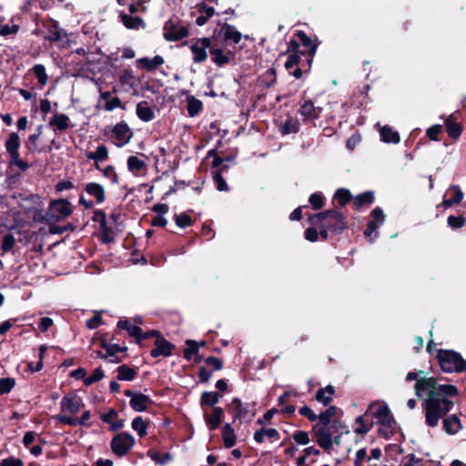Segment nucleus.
I'll return each mask as SVG.
<instances>
[{
    "label": "nucleus",
    "instance_id": "nucleus-1",
    "mask_svg": "<svg viewBox=\"0 0 466 466\" xmlns=\"http://www.w3.org/2000/svg\"><path fill=\"white\" fill-rule=\"evenodd\" d=\"M424 375L423 370L418 372H408L406 381L416 380L414 390L416 395L420 398L422 392L428 391V397L422 403L425 413V423L431 428H435L439 420L453 408L454 402L451 398L459 395V390L455 385L440 384L435 377H420Z\"/></svg>",
    "mask_w": 466,
    "mask_h": 466
},
{
    "label": "nucleus",
    "instance_id": "nucleus-2",
    "mask_svg": "<svg viewBox=\"0 0 466 466\" xmlns=\"http://www.w3.org/2000/svg\"><path fill=\"white\" fill-rule=\"evenodd\" d=\"M309 224H321L322 227L330 230L333 236L340 235L348 228L346 216L336 208L327 209L319 213L309 215Z\"/></svg>",
    "mask_w": 466,
    "mask_h": 466
},
{
    "label": "nucleus",
    "instance_id": "nucleus-3",
    "mask_svg": "<svg viewBox=\"0 0 466 466\" xmlns=\"http://www.w3.org/2000/svg\"><path fill=\"white\" fill-rule=\"evenodd\" d=\"M435 359L444 373L466 372V360L453 350H436Z\"/></svg>",
    "mask_w": 466,
    "mask_h": 466
},
{
    "label": "nucleus",
    "instance_id": "nucleus-4",
    "mask_svg": "<svg viewBox=\"0 0 466 466\" xmlns=\"http://www.w3.org/2000/svg\"><path fill=\"white\" fill-rule=\"evenodd\" d=\"M288 45L289 50L300 51L301 55L305 56L308 70H309L317 52L318 44L314 43L304 31L298 30L295 32L293 38L290 39Z\"/></svg>",
    "mask_w": 466,
    "mask_h": 466
},
{
    "label": "nucleus",
    "instance_id": "nucleus-5",
    "mask_svg": "<svg viewBox=\"0 0 466 466\" xmlns=\"http://www.w3.org/2000/svg\"><path fill=\"white\" fill-rule=\"evenodd\" d=\"M20 146L19 135L16 132H12L5 143L6 152L10 157L8 164L9 167L16 166L21 171L25 172L30 167V164L20 158Z\"/></svg>",
    "mask_w": 466,
    "mask_h": 466
},
{
    "label": "nucleus",
    "instance_id": "nucleus-6",
    "mask_svg": "<svg viewBox=\"0 0 466 466\" xmlns=\"http://www.w3.org/2000/svg\"><path fill=\"white\" fill-rule=\"evenodd\" d=\"M72 213V204L66 198L52 199L49 202L48 218L52 224L68 218Z\"/></svg>",
    "mask_w": 466,
    "mask_h": 466
},
{
    "label": "nucleus",
    "instance_id": "nucleus-7",
    "mask_svg": "<svg viewBox=\"0 0 466 466\" xmlns=\"http://www.w3.org/2000/svg\"><path fill=\"white\" fill-rule=\"evenodd\" d=\"M135 444L134 436L127 431L116 433L110 441L112 452L117 457L126 456Z\"/></svg>",
    "mask_w": 466,
    "mask_h": 466
},
{
    "label": "nucleus",
    "instance_id": "nucleus-8",
    "mask_svg": "<svg viewBox=\"0 0 466 466\" xmlns=\"http://www.w3.org/2000/svg\"><path fill=\"white\" fill-rule=\"evenodd\" d=\"M163 35L167 41L175 42L188 36L187 26L183 25L178 18L168 19L163 27Z\"/></svg>",
    "mask_w": 466,
    "mask_h": 466
},
{
    "label": "nucleus",
    "instance_id": "nucleus-9",
    "mask_svg": "<svg viewBox=\"0 0 466 466\" xmlns=\"http://www.w3.org/2000/svg\"><path fill=\"white\" fill-rule=\"evenodd\" d=\"M212 37H201L196 38L192 40V44L189 48L193 54V62L197 64L204 63L208 58V52L210 51V46L212 44Z\"/></svg>",
    "mask_w": 466,
    "mask_h": 466
},
{
    "label": "nucleus",
    "instance_id": "nucleus-10",
    "mask_svg": "<svg viewBox=\"0 0 466 466\" xmlns=\"http://www.w3.org/2000/svg\"><path fill=\"white\" fill-rule=\"evenodd\" d=\"M222 38L226 43L238 44L241 41L242 35L236 27L228 23L221 25L220 28H216L213 32L212 38L218 40Z\"/></svg>",
    "mask_w": 466,
    "mask_h": 466
},
{
    "label": "nucleus",
    "instance_id": "nucleus-11",
    "mask_svg": "<svg viewBox=\"0 0 466 466\" xmlns=\"http://www.w3.org/2000/svg\"><path fill=\"white\" fill-rule=\"evenodd\" d=\"M111 132L114 139L113 143L117 147H122L129 143L134 135L132 129L125 121L117 123Z\"/></svg>",
    "mask_w": 466,
    "mask_h": 466
},
{
    "label": "nucleus",
    "instance_id": "nucleus-12",
    "mask_svg": "<svg viewBox=\"0 0 466 466\" xmlns=\"http://www.w3.org/2000/svg\"><path fill=\"white\" fill-rule=\"evenodd\" d=\"M125 396L129 397V405L131 409L137 412H143L147 410L149 405L154 404V401L149 396L141 392H135L131 390H126L124 391Z\"/></svg>",
    "mask_w": 466,
    "mask_h": 466
},
{
    "label": "nucleus",
    "instance_id": "nucleus-13",
    "mask_svg": "<svg viewBox=\"0 0 466 466\" xmlns=\"http://www.w3.org/2000/svg\"><path fill=\"white\" fill-rule=\"evenodd\" d=\"M299 113L303 116L305 122H313L320 117L322 107L315 106L310 99H303L300 102Z\"/></svg>",
    "mask_w": 466,
    "mask_h": 466
},
{
    "label": "nucleus",
    "instance_id": "nucleus-14",
    "mask_svg": "<svg viewBox=\"0 0 466 466\" xmlns=\"http://www.w3.org/2000/svg\"><path fill=\"white\" fill-rule=\"evenodd\" d=\"M61 411L71 415L76 414L85 405L82 399L77 395H65L60 402Z\"/></svg>",
    "mask_w": 466,
    "mask_h": 466
},
{
    "label": "nucleus",
    "instance_id": "nucleus-15",
    "mask_svg": "<svg viewBox=\"0 0 466 466\" xmlns=\"http://www.w3.org/2000/svg\"><path fill=\"white\" fill-rule=\"evenodd\" d=\"M155 347L150 350L152 358L169 357L173 355L176 345L166 339L163 336L154 342Z\"/></svg>",
    "mask_w": 466,
    "mask_h": 466
},
{
    "label": "nucleus",
    "instance_id": "nucleus-16",
    "mask_svg": "<svg viewBox=\"0 0 466 466\" xmlns=\"http://www.w3.org/2000/svg\"><path fill=\"white\" fill-rule=\"evenodd\" d=\"M209 54L211 55L212 62L220 67L229 64V56L232 55L230 51L225 53L218 40H212Z\"/></svg>",
    "mask_w": 466,
    "mask_h": 466
},
{
    "label": "nucleus",
    "instance_id": "nucleus-17",
    "mask_svg": "<svg viewBox=\"0 0 466 466\" xmlns=\"http://www.w3.org/2000/svg\"><path fill=\"white\" fill-rule=\"evenodd\" d=\"M90 416V411L86 410L80 418H73L66 414H59L56 416V420L65 425L72 427L80 425L82 427L90 428L92 426V422L89 421Z\"/></svg>",
    "mask_w": 466,
    "mask_h": 466
},
{
    "label": "nucleus",
    "instance_id": "nucleus-18",
    "mask_svg": "<svg viewBox=\"0 0 466 466\" xmlns=\"http://www.w3.org/2000/svg\"><path fill=\"white\" fill-rule=\"evenodd\" d=\"M373 416L378 419V422L381 426L388 428H395L396 426V420L387 404L377 407Z\"/></svg>",
    "mask_w": 466,
    "mask_h": 466
},
{
    "label": "nucleus",
    "instance_id": "nucleus-19",
    "mask_svg": "<svg viewBox=\"0 0 466 466\" xmlns=\"http://www.w3.org/2000/svg\"><path fill=\"white\" fill-rule=\"evenodd\" d=\"M444 125L449 137L456 140L461 137L463 127L458 122L456 112L451 114L448 117L445 118Z\"/></svg>",
    "mask_w": 466,
    "mask_h": 466
},
{
    "label": "nucleus",
    "instance_id": "nucleus-20",
    "mask_svg": "<svg viewBox=\"0 0 466 466\" xmlns=\"http://www.w3.org/2000/svg\"><path fill=\"white\" fill-rule=\"evenodd\" d=\"M102 102L104 104L101 106L105 111L110 112L118 107L124 108L121 99L117 96H112L110 91H100L98 104L101 105Z\"/></svg>",
    "mask_w": 466,
    "mask_h": 466
},
{
    "label": "nucleus",
    "instance_id": "nucleus-21",
    "mask_svg": "<svg viewBox=\"0 0 466 466\" xmlns=\"http://www.w3.org/2000/svg\"><path fill=\"white\" fill-rule=\"evenodd\" d=\"M228 407L230 410L234 411L233 422L246 419L250 411V404L246 403L244 405L239 398H233Z\"/></svg>",
    "mask_w": 466,
    "mask_h": 466
},
{
    "label": "nucleus",
    "instance_id": "nucleus-22",
    "mask_svg": "<svg viewBox=\"0 0 466 466\" xmlns=\"http://www.w3.org/2000/svg\"><path fill=\"white\" fill-rule=\"evenodd\" d=\"M128 349L127 346H120L117 343H110L108 344L106 352L107 356L112 358L109 360L112 363H120L127 357V352Z\"/></svg>",
    "mask_w": 466,
    "mask_h": 466
},
{
    "label": "nucleus",
    "instance_id": "nucleus-23",
    "mask_svg": "<svg viewBox=\"0 0 466 466\" xmlns=\"http://www.w3.org/2000/svg\"><path fill=\"white\" fill-rule=\"evenodd\" d=\"M48 126L53 127L56 132H63L71 127V121L67 115L64 113H56L49 120Z\"/></svg>",
    "mask_w": 466,
    "mask_h": 466
},
{
    "label": "nucleus",
    "instance_id": "nucleus-24",
    "mask_svg": "<svg viewBox=\"0 0 466 466\" xmlns=\"http://www.w3.org/2000/svg\"><path fill=\"white\" fill-rule=\"evenodd\" d=\"M441 419H443L442 429L446 433L450 435L456 434L462 428L461 420L455 414L450 416H447L446 414Z\"/></svg>",
    "mask_w": 466,
    "mask_h": 466
},
{
    "label": "nucleus",
    "instance_id": "nucleus-25",
    "mask_svg": "<svg viewBox=\"0 0 466 466\" xmlns=\"http://www.w3.org/2000/svg\"><path fill=\"white\" fill-rule=\"evenodd\" d=\"M44 26L47 30V35L45 36V39L50 42L59 41L62 38V34L66 35L64 30L59 27L58 22L56 20L50 19Z\"/></svg>",
    "mask_w": 466,
    "mask_h": 466
},
{
    "label": "nucleus",
    "instance_id": "nucleus-26",
    "mask_svg": "<svg viewBox=\"0 0 466 466\" xmlns=\"http://www.w3.org/2000/svg\"><path fill=\"white\" fill-rule=\"evenodd\" d=\"M164 63V58L159 55L155 56L153 58L141 57L137 60V66L147 70V72L154 71Z\"/></svg>",
    "mask_w": 466,
    "mask_h": 466
},
{
    "label": "nucleus",
    "instance_id": "nucleus-27",
    "mask_svg": "<svg viewBox=\"0 0 466 466\" xmlns=\"http://www.w3.org/2000/svg\"><path fill=\"white\" fill-rule=\"evenodd\" d=\"M86 157L87 159L95 161V168L101 170L99 162H103L108 158V149L105 145H99L95 152L86 151Z\"/></svg>",
    "mask_w": 466,
    "mask_h": 466
},
{
    "label": "nucleus",
    "instance_id": "nucleus-28",
    "mask_svg": "<svg viewBox=\"0 0 466 466\" xmlns=\"http://www.w3.org/2000/svg\"><path fill=\"white\" fill-rule=\"evenodd\" d=\"M317 442L325 451H329L332 448V432L327 428H319L315 433Z\"/></svg>",
    "mask_w": 466,
    "mask_h": 466
},
{
    "label": "nucleus",
    "instance_id": "nucleus-29",
    "mask_svg": "<svg viewBox=\"0 0 466 466\" xmlns=\"http://www.w3.org/2000/svg\"><path fill=\"white\" fill-rule=\"evenodd\" d=\"M85 191L95 198L97 204L103 203L106 200V192L102 185L96 182H89L85 186Z\"/></svg>",
    "mask_w": 466,
    "mask_h": 466
},
{
    "label": "nucleus",
    "instance_id": "nucleus-30",
    "mask_svg": "<svg viewBox=\"0 0 466 466\" xmlns=\"http://www.w3.org/2000/svg\"><path fill=\"white\" fill-rule=\"evenodd\" d=\"M136 113L137 117L143 122H150L155 117V112L152 107L148 106L147 101H140L137 104Z\"/></svg>",
    "mask_w": 466,
    "mask_h": 466
},
{
    "label": "nucleus",
    "instance_id": "nucleus-31",
    "mask_svg": "<svg viewBox=\"0 0 466 466\" xmlns=\"http://www.w3.org/2000/svg\"><path fill=\"white\" fill-rule=\"evenodd\" d=\"M224 419V410L220 407H214L210 416L205 415L206 423L210 431L217 430Z\"/></svg>",
    "mask_w": 466,
    "mask_h": 466
},
{
    "label": "nucleus",
    "instance_id": "nucleus-32",
    "mask_svg": "<svg viewBox=\"0 0 466 466\" xmlns=\"http://www.w3.org/2000/svg\"><path fill=\"white\" fill-rule=\"evenodd\" d=\"M119 18L123 25L128 29L137 30L139 28H145L146 23L140 16H133L125 13H120Z\"/></svg>",
    "mask_w": 466,
    "mask_h": 466
},
{
    "label": "nucleus",
    "instance_id": "nucleus-33",
    "mask_svg": "<svg viewBox=\"0 0 466 466\" xmlns=\"http://www.w3.org/2000/svg\"><path fill=\"white\" fill-rule=\"evenodd\" d=\"M335 395V388L332 385H328L325 388H320L317 390L315 394V400L323 404L324 406H329Z\"/></svg>",
    "mask_w": 466,
    "mask_h": 466
},
{
    "label": "nucleus",
    "instance_id": "nucleus-34",
    "mask_svg": "<svg viewBox=\"0 0 466 466\" xmlns=\"http://www.w3.org/2000/svg\"><path fill=\"white\" fill-rule=\"evenodd\" d=\"M116 379L118 380L132 381L137 375V368L123 364L116 368Z\"/></svg>",
    "mask_w": 466,
    "mask_h": 466
},
{
    "label": "nucleus",
    "instance_id": "nucleus-35",
    "mask_svg": "<svg viewBox=\"0 0 466 466\" xmlns=\"http://www.w3.org/2000/svg\"><path fill=\"white\" fill-rule=\"evenodd\" d=\"M375 200V196L373 191H365L353 197V206L355 209L360 210L361 208L365 206L371 205Z\"/></svg>",
    "mask_w": 466,
    "mask_h": 466
},
{
    "label": "nucleus",
    "instance_id": "nucleus-36",
    "mask_svg": "<svg viewBox=\"0 0 466 466\" xmlns=\"http://www.w3.org/2000/svg\"><path fill=\"white\" fill-rule=\"evenodd\" d=\"M222 440L224 446L228 449L236 445L237 438L235 431L229 423H226L222 428Z\"/></svg>",
    "mask_w": 466,
    "mask_h": 466
},
{
    "label": "nucleus",
    "instance_id": "nucleus-37",
    "mask_svg": "<svg viewBox=\"0 0 466 466\" xmlns=\"http://www.w3.org/2000/svg\"><path fill=\"white\" fill-rule=\"evenodd\" d=\"M380 139L384 143L398 144L400 140V134L394 131L390 126H383L380 131Z\"/></svg>",
    "mask_w": 466,
    "mask_h": 466
},
{
    "label": "nucleus",
    "instance_id": "nucleus-38",
    "mask_svg": "<svg viewBox=\"0 0 466 466\" xmlns=\"http://www.w3.org/2000/svg\"><path fill=\"white\" fill-rule=\"evenodd\" d=\"M116 329L127 330L129 337L134 338L136 341L137 340L141 332V328L136 325H132L128 319H119L116 323Z\"/></svg>",
    "mask_w": 466,
    "mask_h": 466
},
{
    "label": "nucleus",
    "instance_id": "nucleus-39",
    "mask_svg": "<svg viewBox=\"0 0 466 466\" xmlns=\"http://www.w3.org/2000/svg\"><path fill=\"white\" fill-rule=\"evenodd\" d=\"M207 158L212 157L211 168H215L217 167L221 166L223 163L233 162L235 157L232 155H228L225 157H222L218 155V148H213L208 151Z\"/></svg>",
    "mask_w": 466,
    "mask_h": 466
},
{
    "label": "nucleus",
    "instance_id": "nucleus-40",
    "mask_svg": "<svg viewBox=\"0 0 466 466\" xmlns=\"http://www.w3.org/2000/svg\"><path fill=\"white\" fill-rule=\"evenodd\" d=\"M221 397L222 395L217 391H204L200 396V406L214 408Z\"/></svg>",
    "mask_w": 466,
    "mask_h": 466
},
{
    "label": "nucleus",
    "instance_id": "nucleus-41",
    "mask_svg": "<svg viewBox=\"0 0 466 466\" xmlns=\"http://www.w3.org/2000/svg\"><path fill=\"white\" fill-rule=\"evenodd\" d=\"M287 53H289V57L285 63V67L287 70L290 72L291 68L294 66H300L301 64H305V59L302 60L301 56H303L300 53V51L297 50H289L287 49Z\"/></svg>",
    "mask_w": 466,
    "mask_h": 466
},
{
    "label": "nucleus",
    "instance_id": "nucleus-42",
    "mask_svg": "<svg viewBox=\"0 0 466 466\" xmlns=\"http://www.w3.org/2000/svg\"><path fill=\"white\" fill-rule=\"evenodd\" d=\"M259 85L268 88L277 83V73L274 68H268L258 78Z\"/></svg>",
    "mask_w": 466,
    "mask_h": 466
},
{
    "label": "nucleus",
    "instance_id": "nucleus-43",
    "mask_svg": "<svg viewBox=\"0 0 466 466\" xmlns=\"http://www.w3.org/2000/svg\"><path fill=\"white\" fill-rule=\"evenodd\" d=\"M333 200H336L340 207H345L350 202H353V196L348 188H338L333 196Z\"/></svg>",
    "mask_w": 466,
    "mask_h": 466
},
{
    "label": "nucleus",
    "instance_id": "nucleus-44",
    "mask_svg": "<svg viewBox=\"0 0 466 466\" xmlns=\"http://www.w3.org/2000/svg\"><path fill=\"white\" fill-rule=\"evenodd\" d=\"M147 455L156 463L159 465H165L168 461L173 460V456L169 452H166L164 454H160L157 451L154 449H149L147 451Z\"/></svg>",
    "mask_w": 466,
    "mask_h": 466
},
{
    "label": "nucleus",
    "instance_id": "nucleus-45",
    "mask_svg": "<svg viewBox=\"0 0 466 466\" xmlns=\"http://www.w3.org/2000/svg\"><path fill=\"white\" fill-rule=\"evenodd\" d=\"M202 109L203 103L199 99H197L193 96L187 97V110L189 116L194 117L199 115Z\"/></svg>",
    "mask_w": 466,
    "mask_h": 466
},
{
    "label": "nucleus",
    "instance_id": "nucleus-46",
    "mask_svg": "<svg viewBox=\"0 0 466 466\" xmlns=\"http://www.w3.org/2000/svg\"><path fill=\"white\" fill-rule=\"evenodd\" d=\"M338 408L336 406L329 405L328 409L322 411L319 416L318 420L324 428H327L331 423V418L337 413Z\"/></svg>",
    "mask_w": 466,
    "mask_h": 466
},
{
    "label": "nucleus",
    "instance_id": "nucleus-47",
    "mask_svg": "<svg viewBox=\"0 0 466 466\" xmlns=\"http://www.w3.org/2000/svg\"><path fill=\"white\" fill-rule=\"evenodd\" d=\"M149 421H145L142 417H136L131 423L132 429L136 431L140 438L147 434V426Z\"/></svg>",
    "mask_w": 466,
    "mask_h": 466
},
{
    "label": "nucleus",
    "instance_id": "nucleus-48",
    "mask_svg": "<svg viewBox=\"0 0 466 466\" xmlns=\"http://www.w3.org/2000/svg\"><path fill=\"white\" fill-rule=\"evenodd\" d=\"M186 344L187 347L184 350L183 356L187 360H191L198 353L199 344L193 339H187Z\"/></svg>",
    "mask_w": 466,
    "mask_h": 466
},
{
    "label": "nucleus",
    "instance_id": "nucleus-49",
    "mask_svg": "<svg viewBox=\"0 0 466 466\" xmlns=\"http://www.w3.org/2000/svg\"><path fill=\"white\" fill-rule=\"evenodd\" d=\"M447 225L451 229L458 230L466 225V218L462 215H450L447 218Z\"/></svg>",
    "mask_w": 466,
    "mask_h": 466
},
{
    "label": "nucleus",
    "instance_id": "nucleus-50",
    "mask_svg": "<svg viewBox=\"0 0 466 466\" xmlns=\"http://www.w3.org/2000/svg\"><path fill=\"white\" fill-rule=\"evenodd\" d=\"M309 202L314 210L321 209L325 205V197L322 192H315L311 194L309 198Z\"/></svg>",
    "mask_w": 466,
    "mask_h": 466
},
{
    "label": "nucleus",
    "instance_id": "nucleus-51",
    "mask_svg": "<svg viewBox=\"0 0 466 466\" xmlns=\"http://www.w3.org/2000/svg\"><path fill=\"white\" fill-rule=\"evenodd\" d=\"M299 124L297 120H293L292 118H289L285 121V123L280 127V132L282 135H289L293 133L299 132Z\"/></svg>",
    "mask_w": 466,
    "mask_h": 466
},
{
    "label": "nucleus",
    "instance_id": "nucleus-52",
    "mask_svg": "<svg viewBox=\"0 0 466 466\" xmlns=\"http://www.w3.org/2000/svg\"><path fill=\"white\" fill-rule=\"evenodd\" d=\"M40 85L45 86L47 83L48 76L46 73V67L42 64H36L31 69Z\"/></svg>",
    "mask_w": 466,
    "mask_h": 466
},
{
    "label": "nucleus",
    "instance_id": "nucleus-53",
    "mask_svg": "<svg viewBox=\"0 0 466 466\" xmlns=\"http://www.w3.org/2000/svg\"><path fill=\"white\" fill-rule=\"evenodd\" d=\"M127 167L131 172H139L146 167V163L136 156L127 158Z\"/></svg>",
    "mask_w": 466,
    "mask_h": 466
},
{
    "label": "nucleus",
    "instance_id": "nucleus-54",
    "mask_svg": "<svg viewBox=\"0 0 466 466\" xmlns=\"http://www.w3.org/2000/svg\"><path fill=\"white\" fill-rule=\"evenodd\" d=\"M174 220L176 225L181 228L190 227L194 223L192 218L187 213L175 214Z\"/></svg>",
    "mask_w": 466,
    "mask_h": 466
},
{
    "label": "nucleus",
    "instance_id": "nucleus-55",
    "mask_svg": "<svg viewBox=\"0 0 466 466\" xmlns=\"http://www.w3.org/2000/svg\"><path fill=\"white\" fill-rule=\"evenodd\" d=\"M104 377H105V372L102 370V368L101 367L96 368L92 371V374L84 380V384L86 386H91L92 384L101 380Z\"/></svg>",
    "mask_w": 466,
    "mask_h": 466
},
{
    "label": "nucleus",
    "instance_id": "nucleus-56",
    "mask_svg": "<svg viewBox=\"0 0 466 466\" xmlns=\"http://www.w3.org/2000/svg\"><path fill=\"white\" fill-rule=\"evenodd\" d=\"M15 386V380L13 378L5 377L0 379V395L7 394L12 391Z\"/></svg>",
    "mask_w": 466,
    "mask_h": 466
},
{
    "label": "nucleus",
    "instance_id": "nucleus-57",
    "mask_svg": "<svg viewBox=\"0 0 466 466\" xmlns=\"http://www.w3.org/2000/svg\"><path fill=\"white\" fill-rule=\"evenodd\" d=\"M161 337H162V334L157 329H151V330H148V331H143L141 329V332H140V334L138 336V339H137L136 343L138 344L140 347H143L142 342L144 340L151 339V338H156V339H158Z\"/></svg>",
    "mask_w": 466,
    "mask_h": 466
},
{
    "label": "nucleus",
    "instance_id": "nucleus-58",
    "mask_svg": "<svg viewBox=\"0 0 466 466\" xmlns=\"http://www.w3.org/2000/svg\"><path fill=\"white\" fill-rule=\"evenodd\" d=\"M212 177L218 191H229V187L219 172H212Z\"/></svg>",
    "mask_w": 466,
    "mask_h": 466
},
{
    "label": "nucleus",
    "instance_id": "nucleus-59",
    "mask_svg": "<svg viewBox=\"0 0 466 466\" xmlns=\"http://www.w3.org/2000/svg\"><path fill=\"white\" fill-rule=\"evenodd\" d=\"M15 245V238L11 233H7L3 237L1 249L4 253L11 251Z\"/></svg>",
    "mask_w": 466,
    "mask_h": 466
},
{
    "label": "nucleus",
    "instance_id": "nucleus-60",
    "mask_svg": "<svg viewBox=\"0 0 466 466\" xmlns=\"http://www.w3.org/2000/svg\"><path fill=\"white\" fill-rule=\"evenodd\" d=\"M355 423L358 425L355 429H354V432L357 433V434H360V435H365L367 434L371 427H372V423L368 426L365 421H364V419H363V416H358L355 420Z\"/></svg>",
    "mask_w": 466,
    "mask_h": 466
},
{
    "label": "nucleus",
    "instance_id": "nucleus-61",
    "mask_svg": "<svg viewBox=\"0 0 466 466\" xmlns=\"http://www.w3.org/2000/svg\"><path fill=\"white\" fill-rule=\"evenodd\" d=\"M452 193L451 200L455 203V205L461 202L463 198V192L461 191L460 186L458 185H451L448 188L446 195Z\"/></svg>",
    "mask_w": 466,
    "mask_h": 466
},
{
    "label": "nucleus",
    "instance_id": "nucleus-62",
    "mask_svg": "<svg viewBox=\"0 0 466 466\" xmlns=\"http://www.w3.org/2000/svg\"><path fill=\"white\" fill-rule=\"evenodd\" d=\"M105 177L110 179L112 184H118L119 177L115 170V167L111 165L106 166L105 168L100 170Z\"/></svg>",
    "mask_w": 466,
    "mask_h": 466
},
{
    "label": "nucleus",
    "instance_id": "nucleus-63",
    "mask_svg": "<svg viewBox=\"0 0 466 466\" xmlns=\"http://www.w3.org/2000/svg\"><path fill=\"white\" fill-rule=\"evenodd\" d=\"M441 131H442V126L436 124V125L430 127L426 130V136L429 137V139H431L432 141H439L440 140L439 135L441 133Z\"/></svg>",
    "mask_w": 466,
    "mask_h": 466
},
{
    "label": "nucleus",
    "instance_id": "nucleus-64",
    "mask_svg": "<svg viewBox=\"0 0 466 466\" xmlns=\"http://www.w3.org/2000/svg\"><path fill=\"white\" fill-rule=\"evenodd\" d=\"M24 461L16 457L10 456L0 461V466H24Z\"/></svg>",
    "mask_w": 466,
    "mask_h": 466
}]
</instances>
